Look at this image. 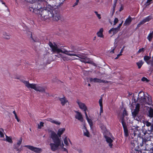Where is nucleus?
I'll list each match as a JSON object with an SVG mask.
<instances>
[{"mask_svg": "<svg viewBox=\"0 0 153 153\" xmlns=\"http://www.w3.org/2000/svg\"><path fill=\"white\" fill-rule=\"evenodd\" d=\"M30 11L46 19L51 18L53 7L50 5H47L46 7H42L40 3H35L30 6Z\"/></svg>", "mask_w": 153, "mask_h": 153, "instance_id": "obj_1", "label": "nucleus"}, {"mask_svg": "<svg viewBox=\"0 0 153 153\" xmlns=\"http://www.w3.org/2000/svg\"><path fill=\"white\" fill-rule=\"evenodd\" d=\"M51 138L52 139L54 143H51L50 146L51 150L53 151H56L58 148L59 146L63 147L64 146L62 142L61 144V140L59 138L57 135L54 132H52L51 134Z\"/></svg>", "mask_w": 153, "mask_h": 153, "instance_id": "obj_2", "label": "nucleus"}, {"mask_svg": "<svg viewBox=\"0 0 153 153\" xmlns=\"http://www.w3.org/2000/svg\"><path fill=\"white\" fill-rule=\"evenodd\" d=\"M138 98L140 99V102L143 104L151 105L152 102V100L151 97L145 96L144 93L142 91H140L138 94Z\"/></svg>", "mask_w": 153, "mask_h": 153, "instance_id": "obj_3", "label": "nucleus"}, {"mask_svg": "<svg viewBox=\"0 0 153 153\" xmlns=\"http://www.w3.org/2000/svg\"><path fill=\"white\" fill-rule=\"evenodd\" d=\"M51 13L52 15L51 17L53 18V20L57 21L60 19L59 13L58 9H53Z\"/></svg>", "mask_w": 153, "mask_h": 153, "instance_id": "obj_4", "label": "nucleus"}, {"mask_svg": "<svg viewBox=\"0 0 153 153\" xmlns=\"http://www.w3.org/2000/svg\"><path fill=\"white\" fill-rule=\"evenodd\" d=\"M144 146H145L144 150L149 151V153H152L153 152V143L151 141L148 143H145Z\"/></svg>", "mask_w": 153, "mask_h": 153, "instance_id": "obj_5", "label": "nucleus"}, {"mask_svg": "<svg viewBox=\"0 0 153 153\" xmlns=\"http://www.w3.org/2000/svg\"><path fill=\"white\" fill-rule=\"evenodd\" d=\"M24 146L36 153H41L42 151L41 148H37L30 145H25Z\"/></svg>", "mask_w": 153, "mask_h": 153, "instance_id": "obj_6", "label": "nucleus"}, {"mask_svg": "<svg viewBox=\"0 0 153 153\" xmlns=\"http://www.w3.org/2000/svg\"><path fill=\"white\" fill-rule=\"evenodd\" d=\"M142 143H140V146L141 147H142L145 143H146L150 141L151 139V137L150 135L148 134L147 135L146 134L143 138H142Z\"/></svg>", "mask_w": 153, "mask_h": 153, "instance_id": "obj_7", "label": "nucleus"}, {"mask_svg": "<svg viewBox=\"0 0 153 153\" xmlns=\"http://www.w3.org/2000/svg\"><path fill=\"white\" fill-rule=\"evenodd\" d=\"M76 102L79 105V108L84 111V113L86 112V111L87 110V108L85 104L84 103L81 102L78 100H77Z\"/></svg>", "mask_w": 153, "mask_h": 153, "instance_id": "obj_8", "label": "nucleus"}, {"mask_svg": "<svg viewBox=\"0 0 153 153\" xmlns=\"http://www.w3.org/2000/svg\"><path fill=\"white\" fill-rule=\"evenodd\" d=\"M63 53L70 56H76L79 57V56H80L79 54H77L73 51H68L65 49H64Z\"/></svg>", "mask_w": 153, "mask_h": 153, "instance_id": "obj_9", "label": "nucleus"}, {"mask_svg": "<svg viewBox=\"0 0 153 153\" xmlns=\"http://www.w3.org/2000/svg\"><path fill=\"white\" fill-rule=\"evenodd\" d=\"M147 107L149 109L148 110L147 109L148 111L147 114V116L150 118H152L153 119V108L151 107Z\"/></svg>", "mask_w": 153, "mask_h": 153, "instance_id": "obj_10", "label": "nucleus"}, {"mask_svg": "<svg viewBox=\"0 0 153 153\" xmlns=\"http://www.w3.org/2000/svg\"><path fill=\"white\" fill-rule=\"evenodd\" d=\"M90 81L91 82H95L102 83H105L108 82L107 81L99 79L96 78H91Z\"/></svg>", "mask_w": 153, "mask_h": 153, "instance_id": "obj_11", "label": "nucleus"}, {"mask_svg": "<svg viewBox=\"0 0 153 153\" xmlns=\"http://www.w3.org/2000/svg\"><path fill=\"white\" fill-rule=\"evenodd\" d=\"M75 112L76 113V114L75 116V118L80 121L82 122L83 121V118L81 113L77 111H75Z\"/></svg>", "mask_w": 153, "mask_h": 153, "instance_id": "obj_12", "label": "nucleus"}, {"mask_svg": "<svg viewBox=\"0 0 153 153\" xmlns=\"http://www.w3.org/2000/svg\"><path fill=\"white\" fill-rule=\"evenodd\" d=\"M58 98L62 106L65 105V104L68 102L67 99L64 96L62 98L58 97Z\"/></svg>", "mask_w": 153, "mask_h": 153, "instance_id": "obj_13", "label": "nucleus"}, {"mask_svg": "<svg viewBox=\"0 0 153 153\" xmlns=\"http://www.w3.org/2000/svg\"><path fill=\"white\" fill-rule=\"evenodd\" d=\"M104 137L106 139V142L109 143V146H110L111 148L113 145L112 143L113 142V140L111 139L110 137L106 135H104Z\"/></svg>", "mask_w": 153, "mask_h": 153, "instance_id": "obj_14", "label": "nucleus"}, {"mask_svg": "<svg viewBox=\"0 0 153 153\" xmlns=\"http://www.w3.org/2000/svg\"><path fill=\"white\" fill-rule=\"evenodd\" d=\"M52 51L54 52H56L57 53H59L60 52L63 53V52L64 49H61L58 48L57 46L56 45H54L52 48Z\"/></svg>", "mask_w": 153, "mask_h": 153, "instance_id": "obj_15", "label": "nucleus"}, {"mask_svg": "<svg viewBox=\"0 0 153 153\" xmlns=\"http://www.w3.org/2000/svg\"><path fill=\"white\" fill-rule=\"evenodd\" d=\"M26 86L28 88H31L35 90L36 88V85L34 84H30L29 83V81L28 82H26Z\"/></svg>", "mask_w": 153, "mask_h": 153, "instance_id": "obj_16", "label": "nucleus"}, {"mask_svg": "<svg viewBox=\"0 0 153 153\" xmlns=\"http://www.w3.org/2000/svg\"><path fill=\"white\" fill-rule=\"evenodd\" d=\"M82 62L85 63L93 64V61L91 60L90 58L88 57L84 58L82 59Z\"/></svg>", "mask_w": 153, "mask_h": 153, "instance_id": "obj_17", "label": "nucleus"}, {"mask_svg": "<svg viewBox=\"0 0 153 153\" xmlns=\"http://www.w3.org/2000/svg\"><path fill=\"white\" fill-rule=\"evenodd\" d=\"M45 120L50 122L51 123H54L57 125H59L60 124V122L53 120L51 118H48L47 119H45Z\"/></svg>", "mask_w": 153, "mask_h": 153, "instance_id": "obj_18", "label": "nucleus"}, {"mask_svg": "<svg viewBox=\"0 0 153 153\" xmlns=\"http://www.w3.org/2000/svg\"><path fill=\"white\" fill-rule=\"evenodd\" d=\"M123 126L124 133V136L126 137H127L129 135V133L127 126L126 125Z\"/></svg>", "mask_w": 153, "mask_h": 153, "instance_id": "obj_19", "label": "nucleus"}, {"mask_svg": "<svg viewBox=\"0 0 153 153\" xmlns=\"http://www.w3.org/2000/svg\"><path fill=\"white\" fill-rule=\"evenodd\" d=\"M103 28H101L100 29L99 31L97 32V35L98 36L101 37V38H103L104 37V36L103 34Z\"/></svg>", "mask_w": 153, "mask_h": 153, "instance_id": "obj_20", "label": "nucleus"}, {"mask_svg": "<svg viewBox=\"0 0 153 153\" xmlns=\"http://www.w3.org/2000/svg\"><path fill=\"white\" fill-rule=\"evenodd\" d=\"M85 117L86 118V120H87L88 122V123L89 124L90 126L91 127L92 126H93V122L92 121V120L90 119L88 117L87 114L86 112H85Z\"/></svg>", "mask_w": 153, "mask_h": 153, "instance_id": "obj_21", "label": "nucleus"}, {"mask_svg": "<svg viewBox=\"0 0 153 153\" xmlns=\"http://www.w3.org/2000/svg\"><path fill=\"white\" fill-rule=\"evenodd\" d=\"M152 19V17L151 16H149L143 19L142 21L144 24L146 22L149 21Z\"/></svg>", "mask_w": 153, "mask_h": 153, "instance_id": "obj_22", "label": "nucleus"}, {"mask_svg": "<svg viewBox=\"0 0 153 153\" xmlns=\"http://www.w3.org/2000/svg\"><path fill=\"white\" fill-rule=\"evenodd\" d=\"M132 20L130 16H129L125 20L124 24H125L126 25H129L130 24Z\"/></svg>", "mask_w": 153, "mask_h": 153, "instance_id": "obj_23", "label": "nucleus"}, {"mask_svg": "<svg viewBox=\"0 0 153 153\" xmlns=\"http://www.w3.org/2000/svg\"><path fill=\"white\" fill-rule=\"evenodd\" d=\"M35 90L42 92H45V89L44 88L39 86L37 87L36 86Z\"/></svg>", "mask_w": 153, "mask_h": 153, "instance_id": "obj_24", "label": "nucleus"}, {"mask_svg": "<svg viewBox=\"0 0 153 153\" xmlns=\"http://www.w3.org/2000/svg\"><path fill=\"white\" fill-rule=\"evenodd\" d=\"M153 37V31H151L149 33V34L148 36L147 37V39L149 40V41L151 42L152 39Z\"/></svg>", "mask_w": 153, "mask_h": 153, "instance_id": "obj_25", "label": "nucleus"}, {"mask_svg": "<svg viewBox=\"0 0 153 153\" xmlns=\"http://www.w3.org/2000/svg\"><path fill=\"white\" fill-rule=\"evenodd\" d=\"M65 130V128H60L59 129L57 132V134L59 137H61V135L63 134Z\"/></svg>", "mask_w": 153, "mask_h": 153, "instance_id": "obj_26", "label": "nucleus"}, {"mask_svg": "<svg viewBox=\"0 0 153 153\" xmlns=\"http://www.w3.org/2000/svg\"><path fill=\"white\" fill-rule=\"evenodd\" d=\"M137 143V141L136 140H131V147L132 148H134L136 146V144Z\"/></svg>", "mask_w": 153, "mask_h": 153, "instance_id": "obj_27", "label": "nucleus"}, {"mask_svg": "<svg viewBox=\"0 0 153 153\" xmlns=\"http://www.w3.org/2000/svg\"><path fill=\"white\" fill-rule=\"evenodd\" d=\"M118 30V27H116L115 28H112L109 30L108 32L109 33H111V32L112 31H113V34H115L117 32Z\"/></svg>", "mask_w": 153, "mask_h": 153, "instance_id": "obj_28", "label": "nucleus"}, {"mask_svg": "<svg viewBox=\"0 0 153 153\" xmlns=\"http://www.w3.org/2000/svg\"><path fill=\"white\" fill-rule=\"evenodd\" d=\"M125 117L124 116L122 115L120 118V120H121L120 122H121L123 126L127 125L124 119Z\"/></svg>", "mask_w": 153, "mask_h": 153, "instance_id": "obj_29", "label": "nucleus"}, {"mask_svg": "<svg viewBox=\"0 0 153 153\" xmlns=\"http://www.w3.org/2000/svg\"><path fill=\"white\" fill-rule=\"evenodd\" d=\"M139 112V111L135 110H134V111L132 112V115L134 119H135V118L137 117Z\"/></svg>", "mask_w": 153, "mask_h": 153, "instance_id": "obj_30", "label": "nucleus"}, {"mask_svg": "<svg viewBox=\"0 0 153 153\" xmlns=\"http://www.w3.org/2000/svg\"><path fill=\"white\" fill-rule=\"evenodd\" d=\"M143 64V62L142 60L139 61L136 63L137 65L138 66V68L139 69L141 68Z\"/></svg>", "mask_w": 153, "mask_h": 153, "instance_id": "obj_31", "label": "nucleus"}, {"mask_svg": "<svg viewBox=\"0 0 153 153\" xmlns=\"http://www.w3.org/2000/svg\"><path fill=\"white\" fill-rule=\"evenodd\" d=\"M68 139L69 140V141L70 142V143L72 144V143H71V141H70V140L69 138H68ZM68 138H67V137H65L64 140V143L66 146H68Z\"/></svg>", "mask_w": 153, "mask_h": 153, "instance_id": "obj_32", "label": "nucleus"}, {"mask_svg": "<svg viewBox=\"0 0 153 153\" xmlns=\"http://www.w3.org/2000/svg\"><path fill=\"white\" fill-rule=\"evenodd\" d=\"M151 58V57L149 56H145L143 59L146 62H148Z\"/></svg>", "mask_w": 153, "mask_h": 153, "instance_id": "obj_33", "label": "nucleus"}, {"mask_svg": "<svg viewBox=\"0 0 153 153\" xmlns=\"http://www.w3.org/2000/svg\"><path fill=\"white\" fill-rule=\"evenodd\" d=\"M6 141L10 143H12L13 142L11 137H10L6 135Z\"/></svg>", "mask_w": 153, "mask_h": 153, "instance_id": "obj_34", "label": "nucleus"}, {"mask_svg": "<svg viewBox=\"0 0 153 153\" xmlns=\"http://www.w3.org/2000/svg\"><path fill=\"white\" fill-rule=\"evenodd\" d=\"M31 33L30 38L32 39L33 42H39V40L37 38L34 39L32 36V34L31 32H30Z\"/></svg>", "mask_w": 153, "mask_h": 153, "instance_id": "obj_35", "label": "nucleus"}, {"mask_svg": "<svg viewBox=\"0 0 153 153\" xmlns=\"http://www.w3.org/2000/svg\"><path fill=\"white\" fill-rule=\"evenodd\" d=\"M100 128L102 130V132H105L106 130V127L105 126L103 125H102L100 126Z\"/></svg>", "mask_w": 153, "mask_h": 153, "instance_id": "obj_36", "label": "nucleus"}, {"mask_svg": "<svg viewBox=\"0 0 153 153\" xmlns=\"http://www.w3.org/2000/svg\"><path fill=\"white\" fill-rule=\"evenodd\" d=\"M4 131V129L2 128H0V137H3L4 136L3 132Z\"/></svg>", "mask_w": 153, "mask_h": 153, "instance_id": "obj_37", "label": "nucleus"}, {"mask_svg": "<svg viewBox=\"0 0 153 153\" xmlns=\"http://www.w3.org/2000/svg\"><path fill=\"white\" fill-rule=\"evenodd\" d=\"M4 36V37L6 39H10V36L9 35H8L7 33H5L3 34Z\"/></svg>", "mask_w": 153, "mask_h": 153, "instance_id": "obj_38", "label": "nucleus"}, {"mask_svg": "<svg viewBox=\"0 0 153 153\" xmlns=\"http://www.w3.org/2000/svg\"><path fill=\"white\" fill-rule=\"evenodd\" d=\"M146 50V49L144 48H140L138 50V51L137 52V53H140L141 52H144Z\"/></svg>", "mask_w": 153, "mask_h": 153, "instance_id": "obj_39", "label": "nucleus"}, {"mask_svg": "<svg viewBox=\"0 0 153 153\" xmlns=\"http://www.w3.org/2000/svg\"><path fill=\"white\" fill-rule=\"evenodd\" d=\"M84 135L87 136L88 137H89V133L87 129H86V131L84 133Z\"/></svg>", "mask_w": 153, "mask_h": 153, "instance_id": "obj_40", "label": "nucleus"}, {"mask_svg": "<svg viewBox=\"0 0 153 153\" xmlns=\"http://www.w3.org/2000/svg\"><path fill=\"white\" fill-rule=\"evenodd\" d=\"M122 115L124 116H127L128 115V114L127 112V111L126 109H125L123 111Z\"/></svg>", "mask_w": 153, "mask_h": 153, "instance_id": "obj_41", "label": "nucleus"}, {"mask_svg": "<svg viewBox=\"0 0 153 153\" xmlns=\"http://www.w3.org/2000/svg\"><path fill=\"white\" fill-rule=\"evenodd\" d=\"M135 110L137 111H140V105L139 104H137L135 108L134 109Z\"/></svg>", "mask_w": 153, "mask_h": 153, "instance_id": "obj_42", "label": "nucleus"}, {"mask_svg": "<svg viewBox=\"0 0 153 153\" xmlns=\"http://www.w3.org/2000/svg\"><path fill=\"white\" fill-rule=\"evenodd\" d=\"M135 110L137 111H140V105L139 104H137L135 108L134 109Z\"/></svg>", "mask_w": 153, "mask_h": 153, "instance_id": "obj_43", "label": "nucleus"}, {"mask_svg": "<svg viewBox=\"0 0 153 153\" xmlns=\"http://www.w3.org/2000/svg\"><path fill=\"white\" fill-rule=\"evenodd\" d=\"M39 1V2L38 3L37 2H36V3H40V4L41 5V4H42V2L43 1H45L46 3H48V0H38Z\"/></svg>", "mask_w": 153, "mask_h": 153, "instance_id": "obj_44", "label": "nucleus"}, {"mask_svg": "<svg viewBox=\"0 0 153 153\" xmlns=\"http://www.w3.org/2000/svg\"><path fill=\"white\" fill-rule=\"evenodd\" d=\"M141 80L143 82H148L149 81V80L146 77H143L141 79Z\"/></svg>", "mask_w": 153, "mask_h": 153, "instance_id": "obj_45", "label": "nucleus"}, {"mask_svg": "<svg viewBox=\"0 0 153 153\" xmlns=\"http://www.w3.org/2000/svg\"><path fill=\"white\" fill-rule=\"evenodd\" d=\"M148 65H153V60H149L147 62H146Z\"/></svg>", "mask_w": 153, "mask_h": 153, "instance_id": "obj_46", "label": "nucleus"}, {"mask_svg": "<svg viewBox=\"0 0 153 153\" xmlns=\"http://www.w3.org/2000/svg\"><path fill=\"white\" fill-rule=\"evenodd\" d=\"M102 99L101 97L99 100V103L100 107L103 106L102 103Z\"/></svg>", "mask_w": 153, "mask_h": 153, "instance_id": "obj_47", "label": "nucleus"}, {"mask_svg": "<svg viewBox=\"0 0 153 153\" xmlns=\"http://www.w3.org/2000/svg\"><path fill=\"white\" fill-rule=\"evenodd\" d=\"M22 138L21 137L17 143V145L19 146L22 143Z\"/></svg>", "mask_w": 153, "mask_h": 153, "instance_id": "obj_48", "label": "nucleus"}, {"mask_svg": "<svg viewBox=\"0 0 153 153\" xmlns=\"http://www.w3.org/2000/svg\"><path fill=\"white\" fill-rule=\"evenodd\" d=\"M94 12L96 15L98 19H100L101 18L100 15L98 14V12L97 11H94Z\"/></svg>", "mask_w": 153, "mask_h": 153, "instance_id": "obj_49", "label": "nucleus"}, {"mask_svg": "<svg viewBox=\"0 0 153 153\" xmlns=\"http://www.w3.org/2000/svg\"><path fill=\"white\" fill-rule=\"evenodd\" d=\"M144 23H143V22H142V21H141L140 23L137 25V28H139V27H140L141 25H143V24Z\"/></svg>", "mask_w": 153, "mask_h": 153, "instance_id": "obj_50", "label": "nucleus"}, {"mask_svg": "<svg viewBox=\"0 0 153 153\" xmlns=\"http://www.w3.org/2000/svg\"><path fill=\"white\" fill-rule=\"evenodd\" d=\"M20 81L22 82L23 83H24L25 85L26 86V82H28V81H25V80L22 79H20Z\"/></svg>", "mask_w": 153, "mask_h": 153, "instance_id": "obj_51", "label": "nucleus"}, {"mask_svg": "<svg viewBox=\"0 0 153 153\" xmlns=\"http://www.w3.org/2000/svg\"><path fill=\"white\" fill-rule=\"evenodd\" d=\"M118 20L117 18H115L114 20V25L116 24L118 22Z\"/></svg>", "mask_w": 153, "mask_h": 153, "instance_id": "obj_52", "label": "nucleus"}, {"mask_svg": "<svg viewBox=\"0 0 153 153\" xmlns=\"http://www.w3.org/2000/svg\"><path fill=\"white\" fill-rule=\"evenodd\" d=\"M27 1L31 3H34L35 2V0H26Z\"/></svg>", "mask_w": 153, "mask_h": 153, "instance_id": "obj_53", "label": "nucleus"}, {"mask_svg": "<svg viewBox=\"0 0 153 153\" xmlns=\"http://www.w3.org/2000/svg\"><path fill=\"white\" fill-rule=\"evenodd\" d=\"M19 146L17 145V144L15 145L13 147L14 149L16 150L18 148H19Z\"/></svg>", "mask_w": 153, "mask_h": 153, "instance_id": "obj_54", "label": "nucleus"}, {"mask_svg": "<svg viewBox=\"0 0 153 153\" xmlns=\"http://www.w3.org/2000/svg\"><path fill=\"white\" fill-rule=\"evenodd\" d=\"M116 4H114L113 5V12H115V8L116 7Z\"/></svg>", "mask_w": 153, "mask_h": 153, "instance_id": "obj_55", "label": "nucleus"}, {"mask_svg": "<svg viewBox=\"0 0 153 153\" xmlns=\"http://www.w3.org/2000/svg\"><path fill=\"white\" fill-rule=\"evenodd\" d=\"M123 9H124L123 6V5L122 4L121 5V6L120 7V8L119 10L120 12V11H122V10H123Z\"/></svg>", "mask_w": 153, "mask_h": 153, "instance_id": "obj_56", "label": "nucleus"}, {"mask_svg": "<svg viewBox=\"0 0 153 153\" xmlns=\"http://www.w3.org/2000/svg\"><path fill=\"white\" fill-rule=\"evenodd\" d=\"M122 54H120V53H119V54H118L117 57L115 58V59H117L121 55H122Z\"/></svg>", "mask_w": 153, "mask_h": 153, "instance_id": "obj_57", "label": "nucleus"}, {"mask_svg": "<svg viewBox=\"0 0 153 153\" xmlns=\"http://www.w3.org/2000/svg\"><path fill=\"white\" fill-rule=\"evenodd\" d=\"M103 111V106L100 107V114L101 113H102Z\"/></svg>", "mask_w": 153, "mask_h": 153, "instance_id": "obj_58", "label": "nucleus"}, {"mask_svg": "<svg viewBox=\"0 0 153 153\" xmlns=\"http://www.w3.org/2000/svg\"><path fill=\"white\" fill-rule=\"evenodd\" d=\"M22 150V149L21 148H18L16 150V151H18V153H19Z\"/></svg>", "mask_w": 153, "mask_h": 153, "instance_id": "obj_59", "label": "nucleus"}, {"mask_svg": "<svg viewBox=\"0 0 153 153\" xmlns=\"http://www.w3.org/2000/svg\"><path fill=\"white\" fill-rule=\"evenodd\" d=\"M49 45L50 47L51 48H52L53 46L54 45H53V44L51 42H50L49 43Z\"/></svg>", "mask_w": 153, "mask_h": 153, "instance_id": "obj_60", "label": "nucleus"}, {"mask_svg": "<svg viewBox=\"0 0 153 153\" xmlns=\"http://www.w3.org/2000/svg\"><path fill=\"white\" fill-rule=\"evenodd\" d=\"M15 117L16 119L17 120V121L18 122H19V119L18 118L17 115H15Z\"/></svg>", "mask_w": 153, "mask_h": 153, "instance_id": "obj_61", "label": "nucleus"}, {"mask_svg": "<svg viewBox=\"0 0 153 153\" xmlns=\"http://www.w3.org/2000/svg\"><path fill=\"white\" fill-rule=\"evenodd\" d=\"M44 124V123L43 122H40L39 123V124H40L39 126L42 127H43L44 126V125H43Z\"/></svg>", "mask_w": 153, "mask_h": 153, "instance_id": "obj_62", "label": "nucleus"}, {"mask_svg": "<svg viewBox=\"0 0 153 153\" xmlns=\"http://www.w3.org/2000/svg\"><path fill=\"white\" fill-rule=\"evenodd\" d=\"M151 123H149L148 122H147V123H146V125L148 126H151Z\"/></svg>", "mask_w": 153, "mask_h": 153, "instance_id": "obj_63", "label": "nucleus"}, {"mask_svg": "<svg viewBox=\"0 0 153 153\" xmlns=\"http://www.w3.org/2000/svg\"><path fill=\"white\" fill-rule=\"evenodd\" d=\"M124 46L122 49H121V51H120V54H122V53L123 52V51L124 50Z\"/></svg>", "mask_w": 153, "mask_h": 153, "instance_id": "obj_64", "label": "nucleus"}]
</instances>
